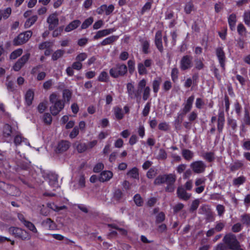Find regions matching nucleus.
I'll return each mask as SVG.
<instances>
[{
    "label": "nucleus",
    "mask_w": 250,
    "mask_h": 250,
    "mask_svg": "<svg viewBox=\"0 0 250 250\" xmlns=\"http://www.w3.org/2000/svg\"><path fill=\"white\" fill-rule=\"evenodd\" d=\"M146 81L143 79L139 81L137 88H135L134 84L131 83H128L126 84L127 93L128 98L131 100H136L139 103L141 100V95L143 93V99L146 101L150 95V88L148 86H146Z\"/></svg>",
    "instance_id": "obj_1"
},
{
    "label": "nucleus",
    "mask_w": 250,
    "mask_h": 250,
    "mask_svg": "<svg viewBox=\"0 0 250 250\" xmlns=\"http://www.w3.org/2000/svg\"><path fill=\"white\" fill-rule=\"evenodd\" d=\"M176 180L175 174L173 173L160 174L154 179L153 184L155 185L167 184L165 188L166 192H172L174 191V183Z\"/></svg>",
    "instance_id": "obj_2"
},
{
    "label": "nucleus",
    "mask_w": 250,
    "mask_h": 250,
    "mask_svg": "<svg viewBox=\"0 0 250 250\" xmlns=\"http://www.w3.org/2000/svg\"><path fill=\"white\" fill-rule=\"evenodd\" d=\"M194 100V96L192 95L187 99L186 102L183 104L184 107L182 110V112L178 113V117L174 121V125L175 129L179 130L180 129L182 120L180 119V117H183L191 110Z\"/></svg>",
    "instance_id": "obj_3"
},
{
    "label": "nucleus",
    "mask_w": 250,
    "mask_h": 250,
    "mask_svg": "<svg viewBox=\"0 0 250 250\" xmlns=\"http://www.w3.org/2000/svg\"><path fill=\"white\" fill-rule=\"evenodd\" d=\"M127 72V66L122 63H117L109 71L110 76L113 78L124 76Z\"/></svg>",
    "instance_id": "obj_4"
},
{
    "label": "nucleus",
    "mask_w": 250,
    "mask_h": 250,
    "mask_svg": "<svg viewBox=\"0 0 250 250\" xmlns=\"http://www.w3.org/2000/svg\"><path fill=\"white\" fill-rule=\"evenodd\" d=\"M216 121H217V131L219 134H221L223 132L225 123V117L223 109H219L218 118L215 116L211 117L209 125H211V124H213Z\"/></svg>",
    "instance_id": "obj_5"
},
{
    "label": "nucleus",
    "mask_w": 250,
    "mask_h": 250,
    "mask_svg": "<svg viewBox=\"0 0 250 250\" xmlns=\"http://www.w3.org/2000/svg\"><path fill=\"white\" fill-rule=\"evenodd\" d=\"M8 232L15 238L22 240H28L31 238L30 234L26 230L18 227H11L8 229Z\"/></svg>",
    "instance_id": "obj_6"
},
{
    "label": "nucleus",
    "mask_w": 250,
    "mask_h": 250,
    "mask_svg": "<svg viewBox=\"0 0 250 250\" xmlns=\"http://www.w3.org/2000/svg\"><path fill=\"white\" fill-rule=\"evenodd\" d=\"M223 242L227 245V248L231 250L235 249L240 243L236 236L231 233H228L225 235Z\"/></svg>",
    "instance_id": "obj_7"
},
{
    "label": "nucleus",
    "mask_w": 250,
    "mask_h": 250,
    "mask_svg": "<svg viewBox=\"0 0 250 250\" xmlns=\"http://www.w3.org/2000/svg\"><path fill=\"white\" fill-rule=\"evenodd\" d=\"M193 58L191 55H186L181 59L179 65L182 71H186L191 68L193 65Z\"/></svg>",
    "instance_id": "obj_8"
},
{
    "label": "nucleus",
    "mask_w": 250,
    "mask_h": 250,
    "mask_svg": "<svg viewBox=\"0 0 250 250\" xmlns=\"http://www.w3.org/2000/svg\"><path fill=\"white\" fill-rule=\"evenodd\" d=\"M32 35L31 30H27L20 33L13 41L14 44L20 45L27 42Z\"/></svg>",
    "instance_id": "obj_9"
},
{
    "label": "nucleus",
    "mask_w": 250,
    "mask_h": 250,
    "mask_svg": "<svg viewBox=\"0 0 250 250\" xmlns=\"http://www.w3.org/2000/svg\"><path fill=\"white\" fill-rule=\"evenodd\" d=\"M215 54L221 68L224 70L227 58L223 48L222 47H217L215 49Z\"/></svg>",
    "instance_id": "obj_10"
},
{
    "label": "nucleus",
    "mask_w": 250,
    "mask_h": 250,
    "mask_svg": "<svg viewBox=\"0 0 250 250\" xmlns=\"http://www.w3.org/2000/svg\"><path fill=\"white\" fill-rule=\"evenodd\" d=\"M190 167L195 173H203L206 169V165L202 161H196L190 164Z\"/></svg>",
    "instance_id": "obj_11"
},
{
    "label": "nucleus",
    "mask_w": 250,
    "mask_h": 250,
    "mask_svg": "<svg viewBox=\"0 0 250 250\" xmlns=\"http://www.w3.org/2000/svg\"><path fill=\"white\" fill-rule=\"evenodd\" d=\"M58 14L55 12L50 14L47 19V22L48 23L49 30H54L59 24V21L58 18Z\"/></svg>",
    "instance_id": "obj_12"
},
{
    "label": "nucleus",
    "mask_w": 250,
    "mask_h": 250,
    "mask_svg": "<svg viewBox=\"0 0 250 250\" xmlns=\"http://www.w3.org/2000/svg\"><path fill=\"white\" fill-rule=\"evenodd\" d=\"M64 103L61 100H58L54 103L53 105L50 107V111L53 116H57L60 112L63 109Z\"/></svg>",
    "instance_id": "obj_13"
},
{
    "label": "nucleus",
    "mask_w": 250,
    "mask_h": 250,
    "mask_svg": "<svg viewBox=\"0 0 250 250\" xmlns=\"http://www.w3.org/2000/svg\"><path fill=\"white\" fill-rule=\"evenodd\" d=\"M154 43L156 47L158 50L162 53L164 50L162 42V31L161 30H158L155 35Z\"/></svg>",
    "instance_id": "obj_14"
},
{
    "label": "nucleus",
    "mask_w": 250,
    "mask_h": 250,
    "mask_svg": "<svg viewBox=\"0 0 250 250\" xmlns=\"http://www.w3.org/2000/svg\"><path fill=\"white\" fill-rule=\"evenodd\" d=\"M245 165L243 160H236L229 166V170L231 172H234L236 171L244 168Z\"/></svg>",
    "instance_id": "obj_15"
},
{
    "label": "nucleus",
    "mask_w": 250,
    "mask_h": 250,
    "mask_svg": "<svg viewBox=\"0 0 250 250\" xmlns=\"http://www.w3.org/2000/svg\"><path fill=\"white\" fill-rule=\"evenodd\" d=\"M70 146V143L69 141L62 140L58 144L57 151L59 153H62L67 150Z\"/></svg>",
    "instance_id": "obj_16"
},
{
    "label": "nucleus",
    "mask_w": 250,
    "mask_h": 250,
    "mask_svg": "<svg viewBox=\"0 0 250 250\" xmlns=\"http://www.w3.org/2000/svg\"><path fill=\"white\" fill-rule=\"evenodd\" d=\"M113 174L110 170H104L101 172L98 180L101 182H105L109 181L113 177Z\"/></svg>",
    "instance_id": "obj_17"
},
{
    "label": "nucleus",
    "mask_w": 250,
    "mask_h": 250,
    "mask_svg": "<svg viewBox=\"0 0 250 250\" xmlns=\"http://www.w3.org/2000/svg\"><path fill=\"white\" fill-rule=\"evenodd\" d=\"M177 194L179 198L184 201L188 200L191 197V194L187 193L184 188L182 187L178 188Z\"/></svg>",
    "instance_id": "obj_18"
},
{
    "label": "nucleus",
    "mask_w": 250,
    "mask_h": 250,
    "mask_svg": "<svg viewBox=\"0 0 250 250\" xmlns=\"http://www.w3.org/2000/svg\"><path fill=\"white\" fill-rule=\"evenodd\" d=\"M228 21L230 30L234 31L237 21L236 15L235 13L229 15L228 18Z\"/></svg>",
    "instance_id": "obj_19"
},
{
    "label": "nucleus",
    "mask_w": 250,
    "mask_h": 250,
    "mask_svg": "<svg viewBox=\"0 0 250 250\" xmlns=\"http://www.w3.org/2000/svg\"><path fill=\"white\" fill-rule=\"evenodd\" d=\"M48 183L50 186L57 187L58 184V175L54 173H50L48 174Z\"/></svg>",
    "instance_id": "obj_20"
},
{
    "label": "nucleus",
    "mask_w": 250,
    "mask_h": 250,
    "mask_svg": "<svg viewBox=\"0 0 250 250\" xmlns=\"http://www.w3.org/2000/svg\"><path fill=\"white\" fill-rule=\"evenodd\" d=\"M119 38V36L112 35L109 36L104 40H103L99 44V45L105 46L113 43L116 42Z\"/></svg>",
    "instance_id": "obj_21"
},
{
    "label": "nucleus",
    "mask_w": 250,
    "mask_h": 250,
    "mask_svg": "<svg viewBox=\"0 0 250 250\" xmlns=\"http://www.w3.org/2000/svg\"><path fill=\"white\" fill-rule=\"evenodd\" d=\"M81 24V21L79 20H75L70 22L64 28L66 32H69L76 29Z\"/></svg>",
    "instance_id": "obj_22"
},
{
    "label": "nucleus",
    "mask_w": 250,
    "mask_h": 250,
    "mask_svg": "<svg viewBox=\"0 0 250 250\" xmlns=\"http://www.w3.org/2000/svg\"><path fill=\"white\" fill-rule=\"evenodd\" d=\"M126 175L128 177L136 180L139 179V169L136 167H133L131 169H129L126 173Z\"/></svg>",
    "instance_id": "obj_23"
},
{
    "label": "nucleus",
    "mask_w": 250,
    "mask_h": 250,
    "mask_svg": "<svg viewBox=\"0 0 250 250\" xmlns=\"http://www.w3.org/2000/svg\"><path fill=\"white\" fill-rule=\"evenodd\" d=\"M162 82V78L158 77L152 81V88L153 92L157 94L160 89V86Z\"/></svg>",
    "instance_id": "obj_24"
},
{
    "label": "nucleus",
    "mask_w": 250,
    "mask_h": 250,
    "mask_svg": "<svg viewBox=\"0 0 250 250\" xmlns=\"http://www.w3.org/2000/svg\"><path fill=\"white\" fill-rule=\"evenodd\" d=\"M34 93L32 89H28L25 95V100L26 104L30 106L32 104L34 99Z\"/></svg>",
    "instance_id": "obj_25"
},
{
    "label": "nucleus",
    "mask_w": 250,
    "mask_h": 250,
    "mask_svg": "<svg viewBox=\"0 0 250 250\" xmlns=\"http://www.w3.org/2000/svg\"><path fill=\"white\" fill-rule=\"evenodd\" d=\"M250 125V112L247 108H245L244 114L242 119V126Z\"/></svg>",
    "instance_id": "obj_26"
},
{
    "label": "nucleus",
    "mask_w": 250,
    "mask_h": 250,
    "mask_svg": "<svg viewBox=\"0 0 250 250\" xmlns=\"http://www.w3.org/2000/svg\"><path fill=\"white\" fill-rule=\"evenodd\" d=\"M114 115L117 120H121L124 117V113L121 107L116 106L113 108Z\"/></svg>",
    "instance_id": "obj_27"
},
{
    "label": "nucleus",
    "mask_w": 250,
    "mask_h": 250,
    "mask_svg": "<svg viewBox=\"0 0 250 250\" xmlns=\"http://www.w3.org/2000/svg\"><path fill=\"white\" fill-rule=\"evenodd\" d=\"M182 155L185 160L189 161L193 158L194 153L189 149H183L182 150Z\"/></svg>",
    "instance_id": "obj_28"
},
{
    "label": "nucleus",
    "mask_w": 250,
    "mask_h": 250,
    "mask_svg": "<svg viewBox=\"0 0 250 250\" xmlns=\"http://www.w3.org/2000/svg\"><path fill=\"white\" fill-rule=\"evenodd\" d=\"M97 81L100 82L108 83L109 81V76L107 72L102 71L98 77Z\"/></svg>",
    "instance_id": "obj_29"
},
{
    "label": "nucleus",
    "mask_w": 250,
    "mask_h": 250,
    "mask_svg": "<svg viewBox=\"0 0 250 250\" xmlns=\"http://www.w3.org/2000/svg\"><path fill=\"white\" fill-rule=\"evenodd\" d=\"M246 181V178L244 175H241L233 179L232 184L234 186L239 187L244 184Z\"/></svg>",
    "instance_id": "obj_30"
},
{
    "label": "nucleus",
    "mask_w": 250,
    "mask_h": 250,
    "mask_svg": "<svg viewBox=\"0 0 250 250\" xmlns=\"http://www.w3.org/2000/svg\"><path fill=\"white\" fill-rule=\"evenodd\" d=\"M38 16L37 15H33L31 17L28 18L24 23V27L28 28L33 25L38 20Z\"/></svg>",
    "instance_id": "obj_31"
},
{
    "label": "nucleus",
    "mask_w": 250,
    "mask_h": 250,
    "mask_svg": "<svg viewBox=\"0 0 250 250\" xmlns=\"http://www.w3.org/2000/svg\"><path fill=\"white\" fill-rule=\"evenodd\" d=\"M140 42H141L142 47V51L145 54H147L149 53V42L147 40H140Z\"/></svg>",
    "instance_id": "obj_32"
},
{
    "label": "nucleus",
    "mask_w": 250,
    "mask_h": 250,
    "mask_svg": "<svg viewBox=\"0 0 250 250\" xmlns=\"http://www.w3.org/2000/svg\"><path fill=\"white\" fill-rule=\"evenodd\" d=\"M41 119L43 123L46 125H50L52 122V117L49 113H44Z\"/></svg>",
    "instance_id": "obj_33"
},
{
    "label": "nucleus",
    "mask_w": 250,
    "mask_h": 250,
    "mask_svg": "<svg viewBox=\"0 0 250 250\" xmlns=\"http://www.w3.org/2000/svg\"><path fill=\"white\" fill-rule=\"evenodd\" d=\"M227 125L229 126L233 132L236 131L237 127V121L236 120L229 117L227 119Z\"/></svg>",
    "instance_id": "obj_34"
},
{
    "label": "nucleus",
    "mask_w": 250,
    "mask_h": 250,
    "mask_svg": "<svg viewBox=\"0 0 250 250\" xmlns=\"http://www.w3.org/2000/svg\"><path fill=\"white\" fill-rule=\"evenodd\" d=\"M23 226L27 228L28 230L32 231L34 233H38V231L36 228L35 226L33 223L29 221H27L24 224Z\"/></svg>",
    "instance_id": "obj_35"
},
{
    "label": "nucleus",
    "mask_w": 250,
    "mask_h": 250,
    "mask_svg": "<svg viewBox=\"0 0 250 250\" xmlns=\"http://www.w3.org/2000/svg\"><path fill=\"white\" fill-rule=\"evenodd\" d=\"M12 133V126L8 124H5L3 126V134L5 137H9L11 136Z\"/></svg>",
    "instance_id": "obj_36"
},
{
    "label": "nucleus",
    "mask_w": 250,
    "mask_h": 250,
    "mask_svg": "<svg viewBox=\"0 0 250 250\" xmlns=\"http://www.w3.org/2000/svg\"><path fill=\"white\" fill-rule=\"evenodd\" d=\"M135 61L133 58L132 59H130L127 61V70H128V72L131 75L133 74L134 72L135 69Z\"/></svg>",
    "instance_id": "obj_37"
},
{
    "label": "nucleus",
    "mask_w": 250,
    "mask_h": 250,
    "mask_svg": "<svg viewBox=\"0 0 250 250\" xmlns=\"http://www.w3.org/2000/svg\"><path fill=\"white\" fill-rule=\"evenodd\" d=\"M47 207L55 211H59L60 210L66 208V206L63 205L62 206H58L54 203H49L47 204Z\"/></svg>",
    "instance_id": "obj_38"
},
{
    "label": "nucleus",
    "mask_w": 250,
    "mask_h": 250,
    "mask_svg": "<svg viewBox=\"0 0 250 250\" xmlns=\"http://www.w3.org/2000/svg\"><path fill=\"white\" fill-rule=\"evenodd\" d=\"M133 201L137 206H143L144 200L140 194L138 193L136 194L133 197Z\"/></svg>",
    "instance_id": "obj_39"
},
{
    "label": "nucleus",
    "mask_w": 250,
    "mask_h": 250,
    "mask_svg": "<svg viewBox=\"0 0 250 250\" xmlns=\"http://www.w3.org/2000/svg\"><path fill=\"white\" fill-rule=\"evenodd\" d=\"M179 71L177 67H174L172 69L171 72V78L173 83H176L179 77Z\"/></svg>",
    "instance_id": "obj_40"
},
{
    "label": "nucleus",
    "mask_w": 250,
    "mask_h": 250,
    "mask_svg": "<svg viewBox=\"0 0 250 250\" xmlns=\"http://www.w3.org/2000/svg\"><path fill=\"white\" fill-rule=\"evenodd\" d=\"M64 54V51L62 49H58L55 51L52 55V59L53 61H57L62 57Z\"/></svg>",
    "instance_id": "obj_41"
},
{
    "label": "nucleus",
    "mask_w": 250,
    "mask_h": 250,
    "mask_svg": "<svg viewBox=\"0 0 250 250\" xmlns=\"http://www.w3.org/2000/svg\"><path fill=\"white\" fill-rule=\"evenodd\" d=\"M241 221L243 224L250 226V214L245 213L241 216Z\"/></svg>",
    "instance_id": "obj_42"
},
{
    "label": "nucleus",
    "mask_w": 250,
    "mask_h": 250,
    "mask_svg": "<svg viewBox=\"0 0 250 250\" xmlns=\"http://www.w3.org/2000/svg\"><path fill=\"white\" fill-rule=\"evenodd\" d=\"M137 69L140 75H144L147 74V70L142 62L138 63Z\"/></svg>",
    "instance_id": "obj_43"
},
{
    "label": "nucleus",
    "mask_w": 250,
    "mask_h": 250,
    "mask_svg": "<svg viewBox=\"0 0 250 250\" xmlns=\"http://www.w3.org/2000/svg\"><path fill=\"white\" fill-rule=\"evenodd\" d=\"M165 213L163 211L160 212L156 216L155 223L156 224H161L165 220Z\"/></svg>",
    "instance_id": "obj_44"
},
{
    "label": "nucleus",
    "mask_w": 250,
    "mask_h": 250,
    "mask_svg": "<svg viewBox=\"0 0 250 250\" xmlns=\"http://www.w3.org/2000/svg\"><path fill=\"white\" fill-rule=\"evenodd\" d=\"M93 22V18L92 17H89L83 22L81 25L82 29H85L87 28Z\"/></svg>",
    "instance_id": "obj_45"
},
{
    "label": "nucleus",
    "mask_w": 250,
    "mask_h": 250,
    "mask_svg": "<svg viewBox=\"0 0 250 250\" xmlns=\"http://www.w3.org/2000/svg\"><path fill=\"white\" fill-rule=\"evenodd\" d=\"M72 97V92L68 89H65L62 91V97L67 102H69Z\"/></svg>",
    "instance_id": "obj_46"
},
{
    "label": "nucleus",
    "mask_w": 250,
    "mask_h": 250,
    "mask_svg": "<svg viewBox=\"0 0 250 250\" xmlns=\"http://www.w3.org/2000/svg\"><path fill=\"white\" fill-rule=\"evenodd\" d=\"M203 157L208 162H212L215 159L214 153L212 152H206Z\"/></svg>",
    "instance_id": "obj_47"
},
{
    "label": "nucleus",
    "mask_w": 250,
    "mask_h": 250,
    "mask_svg": "<svg viewBox=\"0 0 250 250\" xmlns=\"http://www.w3.org/2000/svg\"><path fill=\"white\" fill-rule=\"evenodd\" d=\"M243 21L245 24L248 26H250V11L244 12L243 16Z\"/></svg>",
    "instance_id": "obj_48"
},
{
    "label": "nucleus",
    "mask_w": 250,
    "mask_h": 250,
    "mask_svg": "<svg viewBox=\"0 0 250 250\" xmlns=\"http://www.w3.org/2000/svg\"><path fill=\"white\" fill-rule=\"evenodd\" d=\"M78 152L83 153L88 149V146L85 143H79L76 146Z\"/></svg>",
    "instance_id": "obj_49"
},
{
    "label": "nucleus",
    "mask_w": 250,
    "mask_h": 250,
    "mask_svg": "<svg viewBox=\"0 0 250 250\" xmlns=\"http://www.w3.org/2000/svg\"><path fill=\"white\" fill-rule=\"evenodd\" d=\"M156 174L157 169L154 167H151L147 171L146 176L148 179H153Z\"/></svg>",
    "instance_id": "obj_50"
},
{
    "label": "nucleus",
    "mask_w": 250,
    "mask_h": 250,
    "mask_svg": "<svg viewBox=\"0 0 250 250\" xmlns=\"http://www.w3.org/2000/svg\"><path fill=\"white\" fill-rule=\"evenodd\" d=\"M225 227V223L223 221H217L216 222V225L213 228L217 232L221 231Z\"/></svg>",
    "instance_id": "obj_51"
},
{
    "label": "nucleus",
    "mask_w": 250,
    "mask_h": 250,
    "mask_svg": "<svg viewBox=\"0 0 250 250\" xmlns=\"http://www.w3.org/2000/svg\"><path fill=\"white\" fill-rule=\"evenodd\" d=\"M22 53V49L19 48L13 51L10 54V58L11 59H16L20 56Z\"/></svg>",
    "instance_id": "obj_52"
},
{
    "label": "nucleus",
    "mask_w": 250,
    "mask_h": 250,
    "mask_svg": "<svg viewBox=\"0 0 250 250\" xmlns=\"http://www.w3.org/2000/svg\"><path fill=\"white\" fill-rule=\"evenodd\" d=\"M172 83L170 82V81L167 80L163 83L162 88L164 91L167 92L170 90V89L172 88Z\"/></svg>",
    "instance_id": "obj_53"
},
{
    "label": "nucleus",
    "mask_w": 250,
    "mask_h": 250,
    "mask_svg": "<svg viewBox=\"0 0 250 250\" xmlns=\"http://www.w3.org/2000/svg\"><path fill=\"white\" fill-rule=\"evenodd\" d=\"M87 58V54L85 52L80 53L76 57V61L82 63Z\"/></svg>",
    "instance_id": "obj_54"
},
{
    "label": "nucleus",
    "mask_w": 250,
    "mask_h": 250,
    "mask_svg": "<svg viewBox=\"0 0 250 250\" xmlns=\"http://www.w3.org/2000/svg\"><path fill=\"white\" fill-rule=\"evenodd\" d=\"M123 196V193L120 189H116L114 193V198L118 202H120Z\"/></svg>",
    "instance_id": "obj_55"
},
{
    "label": "nucleus",
    "mask_w": 250,
    "mask_h": 250,
    "mask_svg": "<svg viewBox=\"0 0 250 250\" xmlns=\"http://www.w3.org/2000/svg\"><path fill=\"white\" fill-rule=\"evenodd\" d=\"M194 5L191 1L187 2L185 6L184 10L186 14H189L193 10Z\"/></svg>",
    "instance_id": "obj_56"
},
{
    "label": "nucleus",
    "mask_w": 250,
    "mask_h": 250,
    "mask_svg": "<svg viewBox=\"0 0 250 250\" xmlns=\"http://www.w3.org/2000/svg\"><path fill=\"white\" fill-rule=\"evenodd\" d=\"M234 108L237 116H240L242 112V106L238 102H236L234 104Z\"/></svg>",
    "instance_id": "obj_57"
},
{
    "label": "nucleus",
    "mask_w": 250,
    "mask_h": 250,
    "mask_svg": "<svg viewBox=\"0 0 250 250\" xmlns=\"http://www.w3.org/2000/svg\"><path fill=\"white\" fill-rule=\"evenodd\" d=\"M200 202L198 199L193 200L191 203L189 211L190 212H193L198 208Z\"/></svg>",
    "instance_id": "obj_58"
},
{
    "label": "nucleus",
    "mask_w": 250,
    "mask_h": 250,
    "mask_svg": "<svg viewBox=\"0 0 250 250\" xmlns=\"http://www.w3.org/2000/svg\"><path fill=\"white\" fill-rule=\"evenodd\" d=\"M30 54L26 53L23 55L21 58H20L17 61H18L20 64L22 65H24V64L28 61L30 57Z\"/></svg>",
    "instance_id": "obj_59"
},
{
    "label": "nucleus",
    "mask_w": 250,
    "mask_h": 250,
    "mask_svg": "<svg viewBox=\"0 0 250 250\" xmlns=\"http://www.w3.org/2000/svg\"><path fill=\"white\" fill-rule=\"evenodd\" d=\"M0 12L3 19H7L11 13V9L10 7H8L3 10H0Z\"/></svg>",
    "instance_id": "obj_60"
},
{
    "label": "nucleus",
    "mask_w": 250,
    "mask_h": 250,
    "mask_svg": "<svg viewBox=\"0 0 250 250\" xmlns=\"http://www.w3.org/2000/svg\"><path fill=\"white\" fill-rule=\"evenodd\" d=\"M198 118V114L195 111L190 112L188 116V119L189 122L192 123L195 121Z\"/></svg>",
    "instance_id": "obj_61"
},
{
    "label": "nucleus",
    "mask_w": 250,
    "mask_h": 250,
    "mask_svg": "<svg viewBox=\"0 0 250 250\" xmlns=\"http://www.w3.org/2000/svg\"><path fill=\"white\" fill-rule=\"evenodd\" d=\"M52 43L48 41L43 42L39 45V48L40 50H43L47 48H51Z\"/></svg>",
    "instance_id": "obj_62"
},
{
    "label": "nucleus",
    "mask_w": 250,
    "mask_h": 250,
    "mask_svg": "<svg viewBox=\"0 0 250 250\" xmlns=\"http://www.w3.org/2000/svg\"><path fill=\"white\" fill-rule=\"evenodd\" d=\"M150 103L148 102L146 104L142 111V114L144 117H146L148 115L150 109Z\"/></svg>",
    "instance_id": "obj_63"
},
{
    "label": "nucleus",
    "mask_w": 250,
    "mask_h": 250,
    "mask_svg": "<svg viewBox=\"0 0 250 250\" xmlns=\"http://www.w3.org/2000/svg\"><path fill=\"white\" fill-rule=\"evenodd\" d=\"M237 29L238 34L240 36H242L246 32V28L242 23L238 24Z\"/></svg>",
    "instance_id": "obj_64"
}]
</instances>
